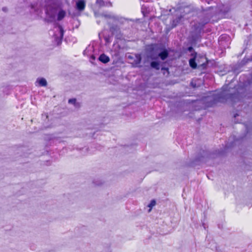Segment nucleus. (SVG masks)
Instances as JSON below:
<instances>
[{
  "label": "nucleus",
  "instance_id": "4be33fe9",
  "mask_svg": "<svg viewBox=\"0 0 252 252\" xmlns=\"http://www.w3.org/2000/svg\"><path fill=\"white\" fill-rule=\"evenodd\" d=\"M96 2L100 7L106 6L105 2H104L103 0H96Z\"/></svg>",
  "mask_w": 252,
  "mask_h": 252
},
{
  "label": "nucleus",
  "instance_id": "f257e3e1",
  "mask_svg": "<svg viewBox=\"0 0 252 252\" xmlns=\"http://www.w3.org/2000/svg\"><path fill=\"white\" fill-rule=\"evenodd\" d=\"M222 91L218 94L208 97V106L211 107L218 102H230L232 104L239 101L243 97H251L252 94V77L246 79L240 77L237 88H231L228 85L223 86Z\"/></svg>",
  "mask_w": 252,
  "mask_h": 252
},
{
  "label": "nucleus",
  "instance_id": "5701e85b",
  "mask_svg": "<svg viewBox=\"0 0 252 252\" xmlns=\"http://www.w3.org/2000/svg\"><path fill=\"white\" fill-rule=\"evenodd\" d=\"M235 141L231 142L230 143L228 142L225 145L226 148L228 149L231 147H233L234 145L235 144Z\"/></svg>",
  "mask_w": 252,
  "mask_h": 252
},
{
  "label": "nucleus",
  "instance_id": "20e7f679",
  "mask_svg": "<svg viewBox=\"0 0 252 252\" xmlns=\"http://www.w3.org/2000/svg\"><path fill=\"white\" fill-rule=\"evenodd\" d=\"M229 10L230 8L227 5H222L219 7L218 13L217 15L214 16L212 15L211 14L207 13L204 18L210 19L211 21L210 22L211 23L217 22L219 19L225 17Z\"/></svg>",
  "mask_w": 252,
  "mask_h": 252
},
{
  "label": "nucleus",
  "instance_id": "393cba45",
  "mask_svg": "<svg viewBox=\"0 0 252 252\" xmlns=\"http://www.w3.org/2000/svg\"><path fill=\"white\" fill-rule=\"evenodd\" d=\"M93 183L97 186H100L103 184V182L101 180H94Z\"/></svg>",
  "mask_w": 252,
  "mask_h": 252
},
{
  "label": "nucleus",
  "instance_id": "6e6552de",
  "mask_svg": "<svg viewBox=\"0 0 252 252\" xmlns=\"http://www.w3.org/2000/svg\"><path fill=\"white\" fill-rule=\"evenodd\" d=\"M196 61L198 68L205 69L206 68L208 64L207 58L204 55H197Z\"/></svg>",
  "mask_w": 252,
  "mask_h": 252
},
{
  "label": "nucleus",
  "instance_id": "39448f33",
  "mask_svg": "<svg viewBox=\"0 0 252 252\" xmlns=\"http://www.w3.org/2000/svg\"><path fill=\"white\" fill-rule=\"evenodd\" d=\"M100 15L105 18L112 19L115 22L118 23L121 25L128 24L129 23L127 19L117 15L105 13H101Z\"/></svg>",
  "mask_w": 252,
  "mask_h": 252
},
{
  "label": "nucleus",
  "instance_id": "c9c22d12",
  "mask_svg": "<svg viewBox=\"0 0 252 252\" xmlns=\"http://www.w3.org/2000/svg\"><path fill=\"white\" fill-rule=\"evenodd\" d=\"M84 149V148H83V149ZM85 149L86 150H87L88 149H87V148H85Z\"/></svg>",
  "mask_w": 252,
  "mask_h": 252
},
{
  "label": "nucleus",
  "instance_id": "cd10ccee",
  "mask_svg": "<svg viewBox=\"0 0 252 252\" xmlns=\"http://www.w3.org/2000/svg\"><path fill=\"white\" fill-rule=\"evenodd\" d=\"M104 251L105 252H112L111 251H110L109 247L105 248Z\"/></svg>",
  "mask_w": 252,
  "mask_h": 252
},
{
  "label": "nucleus",
  "instance_id": "f8f14e48",
  "mask_svg": "<svg viewBox=\"0 0 252 252\" xmlns=\"http://www.w3.org/2000/svg\"><path fill=\"white\" fill-rule=\"evenodd\" d=\"M86 6V1L85 0H78L75 4L76 9L79 11H82L84 10Z\"/></svg>",
  "mask_w": 252,
  "mask_h": 252
},
{
  "label": "nucleus",
  "instance_id": "2eb2a0df",
  "mask_svg": "<svg viewBox=\"0 0 252 252\" xmlns=\"http://www.w3.org/2000/svg\"><path fill=\"white\" fill-rule=\"evenodd\" d=\"M40 86L46 87L47 85V82L46 80L44 78H39L36 80Z\"/></svg>",
  "mask_w": 252,
  "mask_h": 252
},
{
  "label": "nucleus",
  "instance_id": "9b49d317",
  "mask_svg": "<svg viewBox=\"0 0 252 252\" xmlns=\"http://www.w3.org/2000/svg\"><path fill=\"white\" fill-rule=\"evenodd\" d=\"M192 58L189 60V66L193 69H195L197 67V63L196 62V57H197V53L195 52H193L191 54Z\"/></svg>",
  "mask_w": 252,
  "mask_h": 252
},
{
  "label": "nucleus",
  "instance_id": "72a5a7b5",
  "mask_svg": "<svg viewBox=\"0 0 252 252\" xmlns=\"http://www.w3.org/2000/svg\"><path fill=\"white\" fill-rule=\"evenodd\" d=\"M237 116H238V115L236 114H235L234 115V117H236Z\"/></svg>",
  "mask_w": 252,
  "mask_h": 252
},
{
  "label": "nucleus",
  "instance_id": "a211bd4d",
  "mask_svg": "<svg viewBox=\"0 0 252 252\" xmlns=\"http://www.w3.org/2000/svg\"><path fill=\"white\" fill-rule=\"evenodd\" d=\"M252 61V57H251V58H244L241 61V64L242 65H245L247 63H248L249 62H251Z\"/></svg>",
  "mask_w": 252,
  "mask_h": 252
},
{
  "label": "nucleus",
  "instance_id": "c756f323",
  "mask_svg": "<svg viewBox=\"0 0 252 252\" xmlns=\"http://www.w3.org/2000/svg\"><path fill=\"white\" fill-rule=\"evenodd\" d=\"M108 4H109L110 6H112V3L110 1L105 2L106 6L108 5Z\"/></svg>",
  "mask_w": 252,
  "mask_h": 252
},
{
  "label": "nucleus",
  "instance_id": "1a4fd4ad",
  "mask_svg": "<svg viewBox=\"0 0 252 252\" xmlns=\"http://www.w3.org/2000/svg\"><path fill=\"white\" fill-rule=\"evenodd\" d=\"M59 32L58 33H55L54 34V39L57 43V45H59L61 44L62 39L63 38L64 30L62 26L59 25L58 27Z\"/></svg>",
  "mask_w": 252,
  "mask_h": 252
},
{
  "label": "nucleus",
  "instance_id": "2f4dec72",
  "mask_svg": "<svg viewBox=\"0 0 252 252\" xmlns=\"http://www.w3.org/2000/svg\"><path fill=\"white\" fill-rule=\"evenodd\" d=\"M233 72L234 73H237V74L238 73V72L237 71V70L236 69H234Z\"/></svg>",
  "mask_w": 252,
  "mask_h": 252
},
{
  "label": "nucleus",
  "instance_id": "423d86ee",
  "mask_svg": "<svg viewBox=\"0 0 252 252\" xmlns=\"http://www.w3.org/2000/svg\"><path fill=\"white\" fill-rule=\"evenodd\" d=\"M175 10L179 11L183 16L185 14L189 13L191 11V6L185 3H179L175 7Z\"/></svg>",
  "mask_w": 252,
  "mask_h": 252
},
{
  "label": "nucleus",
  "instance_id": "6ab92c4d",
  "mask_svg": "<svg viewBox=\"0 0 252 252\" xmlns=\"http://www.w3.org/2000/svg\"><path fill=\"white\" fill-rule=\"evenodd\" d=\"M156 204V201L155 199H153L151 201L150 203L147 205V207L150 208L149 210H148V212H150L152 208L155 206Z\"/></svg>",
  "mask_w": 252,
  "mask_h": 252
},
{
  "label": "nucleus",
  "instance_id": "7ed1b4c3",
  "mask_svg": "<svg viewBox=\"0 0 252 252\" xmlns=\"http://www.w3.org/2000/svg\"><path fill=\"white\" fill-rule=\"evenodd\" d=\"M211 21V19L204 18L200 20L198 25L195 26V30L192 31L189 36V43L193 46H195L197 42H200L201 39V32L204 26Z\"/></svg>",
  "mask_w": 252,
  "mask_h": 252
},
{
  "label": "nucleus",
  "instance_id": "7c9ffc66",
  "mask_svg": "<svg viewBox=\"0 0 252 252\" xmlns=\"http://www.w3.org/2000/svg\"><path fill=\"white\" fill-rule=\"evenodd\" d=\"M2 11L4 12H6L7 11V8L6 7H3L2 9Z\"/></svg>",
  "mask_w": 252,
  "mask_h": 252
},
{
  "label": "nucleus",
  "instance_id": "dca6fc26",
  "mask_svg": "<svg viewBox=\"0 0 252 252\" xmlns=\"http://www.w3.org/2000/svg\"><path fill=\"white\" fill-rule=\"evenodd\" d=\"M136 59L134 61V64L137 66L140 67V65H139V64L141 63L142 58L140 54H137L135 56Z\"/></svg>",
  "mask_w": 252,
  "mask_h": 252
},
{
  "label": "nucleus",
  "instance_id": "b1692460",
  "mask_svg": "<svg viewBox=\"0 0 252 252\" xmlns=\"http://www.w3.org/2000/svg\"><path fill=\"white\" fill-rule=\"evenodd\" d=\"M110 38L111 36L110 35L104 36V39L105 41L106 44H109L111 42V41L110 40Z\"/></svg>",
  "mask_w": 252,
  "mask_h": 252
},
{
  "label": "nucleus",
  "instance_id": "bb28decb",
  "mask_svg": "<svg viewBox=\"0 0 252 252\" xmlns=\"http://www.w3.org/2000/svg\"><path fill=\"white\" fill-rule=\"evenodd\" d=\"M193 45H191L190 46H189L187 48V50L189 52H192L194 51L193 48L192 47Z\"/></svg>",
  "mask_w": 252,
  "mask_h": 252
},
{
  "label": "nucleus",
  "instance_id": "0eeeda50",
  "mask_svg": "<svg viewBox=\"0 0 252 252\" xmlns=\"http://www.w3.org/2000/svg\"><path fill=\"white\" fill-rule=\"evenodd\" d=\"M109 30L112 35H115L117 39H121L123 37V34L121 32L120 27L117 24H110Z\"/></svg>",
  "mask_w": 252,
  "mask_h": 252
},
{
  "label": "nucleus",
  "instance_id": "aec40b11",
  "mask_svg": "<svg viewBox=\"0 0 252 252\" xmlns=\"http://www.w3.org/2000/svg\"><path fill=\"white\" fill-rule=\"evenodd\" d=\"M249 198L248 197H245V198L243 199V201L245 202L246 205L248 206H252V199H251V201H248V200H249Z\"/></svg>",
  "mask_w": 252,
  "mask_h": 252
},
{
  "label": "nucleus",
  "instance_id": "c85d7f7f",
  "mask_svg": "<svg viewBox=\"0 0 252 252\" xmlns=\"http://www.w3.org/2000/svg\"><path fill=\"white\" fill-rule=\"evenodd\" d=\"M202 0L205 1V2H207L208 4L211 3V2L213 1V0Z\"/></svg>",
  "mask_w": 252,
  "mask_h": 252
},
{
  "label": "nucleus",
  "instance_id": "473e14b6",
  "mask_svg": "<svg viewBox=\"0 0 252 252\" xmlns=\"http://www.w3.org/2000/svg\"><path fill=\"white\" fill-rule=\"evenodd\" d=\"M202 225H203V227L204 228V229H206V225H205V223H202Z\"/></svg>",
  "mask_w": 252,
  "mask_h": 252
},
{
  "label": "nucleus",
  "instance_id": "f704fd0d",
  "mask_svg": "<svg viewBox=\"0 0 252 252\" xmlns=\"http://www.w3.org/2000/svg\"><path fill=\"white\" fill-rule=\"evenodd\" d=\"M97 24H99V21H97Z\"/></svg>",
  "mask_w": 252,
  "mask_h": 252
},
{
  "label": "nucleus",
  "instance_id": "412c9836",
  "mask_svg": "<svg viewBox=\"0 0 252 252\" xmlns=\"http://www.w3.org/2000/svg\"><path fill=\"white\" fill-rule=\"evenodd\" d=\"M55 18V16L54 15L51 14L49 16V17L46 19L47 22H53Z\"/></svg>",
  "mask_w": 252,
  "mask_h": 252
},
{
  "label": "nucleus",
  "instance_id": "9d476101",
  "mask_svg": "<svg viewBox=\"0 0 252 252\" xmlns=\"http://www.w3.org/2000/svg\"><path fill=\"white\" fill-rule=\"evenodd\" d=\"M210 158V155L208 151L202 150L200 152V156H197L195 158L196 161L200 162H205L207 161V158Z\"/></svg>",
  "mask_w": 252,
  "mask_h": 252
},
{
  "label": "nucleus",
  "instance_id": "f03ea898",
  "mask_svg": "<svg viewBox=\"0 0 252 252\" xmlns=\"http://www.w3.org/2000/svg\"><path fill=\"white\" fill-rule=\"evenodd\" d=\"M169 55V52L164 47H159L157 44H151L146 46L144 50V63H149L152 69L158 70H166L169 73V69L162 66L159 60L164 61Z\"/></svg>",
  "mask_w": 252,
  "mask_h": 252
},
{
  "label": "nucleus",
  "instance_id": "4468645a",
  "mask_svg": "<svg viewBox=\"0 0 252 252\" xmlns=\"http://www.w3.org/2000/svg\"><path fill=\"white\" fill-rule=\"evenodd\" d=\"M98 60L103 63H107L110 61V58L105 54H101L98 57Z\"/></svg>",
  "mask_w": 252,
  "mask_h": 252
},
{
  "label": "nucleus",
  "instance_id": "f3484780",
  "mask_svg": "<svg viewBox=\"0 0 252 252\" xmlns=\"http://www.w3.org/2000/svg\"><path fill=\"white\" fill-rule=\"evenodd\" d=\"M65 13L63 10H60L57 15V19L58 21L62 20L65 16Z\"/></svg>",
  "mask_w": 252,
  "mask_h": 252
},
{
  "label": "nucleus",
  "instance_id": "ddd939ff",
  "mask_svg": "<svg viewBox=\"0 0 252 252\" xmlns=\"http://www.w3.org/2000/svg\"><path fill=\"white\" fill-rule=\"evenodd\" d=\"M183 18V16L180 15V16L173 17V19L170 21L171 28L173 29L176 27L178 24L180 22L181 19Z\"/></svg>",
  "mask_w": 252,
  "mask_h": 252
},
{
  "label": "nucleus",
  "instance_id": "a878e982",
  "mask_svg": "<svg viewBox=\"0 0 252 252\" xmlns=\"http://www.w3.org/2000/svg\"><path fill=\"white\" fill-rule=\"evenodd\" d=\"M76 99L75 98H71L68 100V103L70 104L75 105Z\"/></svg>",
  "mask_w": 252,
  "mask_h": 252
}]
</instances>
